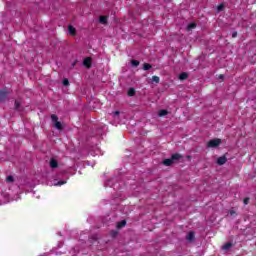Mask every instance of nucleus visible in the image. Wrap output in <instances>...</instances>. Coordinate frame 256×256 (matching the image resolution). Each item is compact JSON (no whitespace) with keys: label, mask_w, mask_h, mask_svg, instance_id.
<instances>
[{"label":"nucleus","mask_w":256,"mask_h":256,"mask_svg":"<svg viewBox=\"0 0 256 256\" xmlns=\"http://www.w3.org/2000/svg\"><path fill=\"white\" fill-rule=\"evenodd\" d=\"M182 157L183 156H181V154H173L171 158L165 159L163 161V165H165L166 167H170V165H173L175 161H179V159H181Z\"/></svg>","instance_id":"obj_1"},{"label":"nucleus","mask_w":256,"mask_h":256,"mask_svg":"<svg viewBox=\"0 0 256 256\" xmlns=\"http://www.w3.org/2000/svg\"><path fill=\"white\" fill-rule=\"evenodd\" d=\"M51 119L55 123L54 127H56L58 130L63 129V126H62L61 122L58 121L59 118L57 117V115L53 114L51 116Z\"/></svg>","instance_id":"obj_2"},{"label":"nucleus","mask_w":256,"mask_h":256,"mask_svg":"<svg viewBox=\"0 0 256 256\" xmlns=\"http://www.w3.org/2000/svg\"><path fill=\"white\" fill-rule=\"evenodd\" d=\"M220 144H221V139H213L208 142L207 147H210V148L219 147Z\"/></svg>","instance_id":"obj_3"},{"label":"nucleus","mask_w":256,"mask_h":256,"mask_svg":"<svg viewBox=\"0 0 256 256\" xmlns=\"http://www.w3.org/2000/svg\"><path fill=\"white\" fill-rule=\"evenodd\" d=\"M49 165L51 169H57L59 167V163L57 162V160H55V158L50 159Z\"/></svg>","instance_id":"obj_4"},{"label":"nucleus","mask_w":256,"mask_h":256,"mask_svg":"<svg viewBox=\"0 0 256 256\" xmlns=\"http://www.w3.org/2000/svg\"><path fill=\"white\" fill-rule=\"evenodd\" d=\"M218 165H225L227 163V157L221 156L217 159Z\"/></svg>","instance_id":"obj_5"},{"label":"nucleus","mask_w":256,"mask_h":256,"mask_svg":"<svg viewBox=\"0 0 256 256\" xmlns=\"http://www.w3.org/2000/svg\"><path fill=\"white\" fill-rule=\"evenodd\" d=\"M68 33L70 35H75V33H76L75 27H73L72 25H69L68 26Z\"/></svg>","instance_id":"obj_6"},{"label":"nucleus","mask_w":256,"mask_h":256,"mask_svg":"<svg viewBox=\"0 0 256 256\" xmlns=\"http://www.w3.org/2000/svg\"><path fill=\"white\" fill-rule=\"evenodd\" d=\"M83 64L85 67H91V58H85Z\"/></svg>","instance_id":"obj_7"},{"label":"nucleus","mask_w":256,"mask_h":256,"mask_svg":"<svg viewBox=\"0 0 256 256\" xmlns=\"http://www.w3.org/2000/svg\"><path fill=\"white\" fill-rule=\"evenodd\" d=\"M186 239H187V241H193V239H195V233L189 232Z\"/></svg>","instance_id":"obj_8"},{"label":"nucleus","mask_w":256,"mask_h":256,"mask_svg":"<svg viewBox=\"0 0 256 256\" xmlns=\"http://www.w3.org/2000/svg\"><path fill=\"white\" fill-rule=\"evenodd\" d=\"M187 77H189V75L185 72H183L179 75L180 81H185V79H187Z\"/></svg>","instance_id":"obj_9"},{"label":"nucleus","mask_w":256,"mask_h":256,"mask_svg":"<svg viewBox=\"0 0 256 256\" xmlns=\"http://www.w3.org/2000/svg\"><path fill=\"white\" fill-rule=\"evenodd\" d=\"M126 225H127V221L122 220L121 222H119V223L117 224V228H118V229H122V227H125Z\"/></svg>","instance_id":"obj_10"},{"label":"nucleus","mask_w":256,"mask_h":256,"mask_svg":"<svg viewBox=\"0 0 256 256\" xmlns=\"http://www.w3.org/2000/svg\"><path fill=\"white\" fill-rule=\"evenodd\" d=\"M5 97H7V92L0 90V101H3V99H5Z\"/></svg>","instance_id":"obj_11"},{"label":"nucleus","mask_w":256,"mask_h":256,"mask_svg":"<svg viewBox=\"0 0 256 256\" xmlns=\"http://www.w3.org/2000/svg\"><path fill=\"white\" fill-rule=\"evenodd\" d=\"M167 113H169V112H167V110H160L158 112V117H165V115H167Z\"/></svg>","instance_id":"obj_12"},{"label":"nucleus","mask_w":256,"mask_h":256,"mask_svg":"<svg viewBox=\"0 0 256 256\" xmlns=\"http://www.w3.org/2000/svg\"><path fill=\"white\" fill-rule=\"evenodd\" d=\"M232 246L233 245L231 243H227L222 247V249H224V251H228V249H231Z\"/></svg>","instance_id":"obj_13"},{"label":"nucleus","mask_w":256,"mask_h":256,"mask_svg":"<svg viewBox=\"0 0 256 256\" xmlns=\"http://www.w3.org/2000/svg\"><path fill=\"white\" fill-rule=\"evenodd\" d=\"M195 27H197V25L195 23H191L187 26V30L191 31L192 29H195Z\"/></svg>","instance_id":"obj_14"},{"label":"nucleus","mask_w":256,"mask_h":256,"mask_svg":"<svg viewBox=\"0 0 256 256\" xmlns=\"http://www.w3.org/2000/svg\"><path fill=\"white\" fill-rule=\"evenodd\" d=\"M128 95H129V97H133V95H135V88H130L128 90Z\"/></svg>","instance_id":"obj_15"},{"label":"nucleus","mask_w":256,"mask_h":256,"mask_svg":"<svg viewBox=\"0 0 256 256\" xmlns=\"http://www.w3.org/2000/svg\"><path fill=\"white\" fill-rule=\"evenodd\" d=\"M100 23H102L103 25H105V23H107V16H101V17H100Z\"/></svg>","instance_id":"obj_16"},{"label":"nucleus","mask_w":256,"mask_h":256,"mask_svg":"<svg viewBox=\"0 0 256 256\" xmlns=\"http://www.w3.org/2000/svg\"><path fill=\"white\" fill-rule=\"evenodd\" d=\"M151 64L145 63L143 66L144 71H149V69H151Z\"/></svg>","instance_id":"obj_17"},{"label":"nucleus","mask_w":256,"mask_h":256,"mask_svg":"<svg viewBox=\"0 0 256 256\" xmlns=\"http://www.w3.org/2000/svg\"><path fill=\"white\" fill-rule=\"evenodd\" d=\"M131 65H132V67H139V61H137V60H132V61H131Z\"/></svg>","instance_id":"obj_18"},{"label":"nucleus","mask_w":256,"mask_h":256,"mask_svg":"<svg viewBox=\"0 0 256 256\" xmlns=\"http://www.w3.org/2000/svg\"><path fill=\"white\" fill-rule=\"evenodd\" d=\"M152 81H153V83H159L160 79L158 76H153Z\"/></svg>","instance_id":"obj_19"},{"label":"nucleus","mask_w":256,"mask_h":256,"mask_svg":"<svg viewBox=\"0 0 256 256\" xmlns=\"http://www.w3.org/2000/svg\"><path fill=\"white\" fill-rule=\"evenodd\" d=\"M21 107V102L19 100L15 101V109H19Z\"/></svg>","instance_id":"obj_20"},{"label":"nucleus","mask_w":256,"mask_h":256,"mask_svg":"<svg viewBox=\"0 0 256 256\" xmlns=\"http://www.w3.org/2000/svg\"><path fill=\"white\" fill-rule=\"evenodd\" d=\"M112 115H113L114 119H117V117H119V115H120V112L115 111V112L112 113Z\"/></svg>","instance_id":"obj_21"},{"label":"nucleus","mask_w":256,"mask_h":256,"mask_svg":"<svg viewBox=\"0 0 256 256\" xmlns=\"http://www.w3.org/2000/svg\"><path fill=\"white\" fill-rule=\"evenodd\" d=\"M6 181L8 182V183H13V176H8L7 178H6Z\"/></svg>","instance_id":"obj_22"},{"label":"nucleus","mask_w":256,"mask_h":256,"mask_svg":"<svg viewBox=\"0 0 256 256\" xmlns=\"http://www.w3.org/2000/svg\"><path fill=\"white\" fill-rule=\"evenodd\" d=\"M62 83L65 87H67V85H69V80L65 78Z\"/></svg>","instance_id":"obj_23"},{"label":"nucleus","mask_w":256,"mask_h":256,"mask_svg":"<svg viewBox=\"0 0 256 256\" xmlns=\"http://www.w3.org/2000/svg\"><path fill=\"white\" fill-rule=\"evenodd\" d=\"M223 7H225L223 4H220L218 7H217V11H223Z\"/></svg>","instance_id":"obj_24"},{"label":"nucleus","mask_w":256,"mask_h":256,"mask_svg":"<svg viewBox=\"0 0 256 256\" xmlns=\"http://www.w3.org/2000/svg\"><path fill=\"white\" fill-rule=\"evenodd\" d=\"M65 183H67V181H59V182L56 183L55 185L61 186V185H65Z\"/></svg>","instance_id":"obj_25"},{"label":"nucleus","mask_w":256,"mask_h":256,"mask_svg":"<svg viewBox=\"0 0 256 256\" xmlns=\"http://www.w3.org/2000/svg\"><path fill=\"white\" fill-rule=\"evenodd\" d=\"M249 203V198L244 199V205H247Z\"/></svg>","instance_id":"obj_26"},{"label":"nucleus","mask_w":256,"mask_h":256,"mask_svg":"<svg viewBox=\"0 0 256 256\" xmlns=\"http://www.w3.org/2000/svg\"><path fill=\"white\" fill-rule=\"evenodd\" d=\"M232 37H237V32H234V33L232 34Z\"/></svg>","instance_id":"obj_27"},{"label":"nucleus","mask_w":256,"mask_h":256,"mask_svg":"<svg viewBox=\"0 0 256 256\" xmlns=\"http://www.w3.org/2000/svg\"><path fill=\"white\" fill-rule=\"evenodd\" d=\"M230 215H235V211L231 210Z\"/></svg>","instance_id":"obj_28"},{"label":"nucleus","mask_w":256,"mask_h":256,"mask_svg":"<svg viewBox=\"0 0 256 256\" xmlns=\"http://www.w3.org/2000/svg\"><path fill=\"white\" fill-rule=\"evenodd\" d=\"M219 78H220V79H223V75H220Z\"/></svg>","instance_id":"obj_29"},{"label":"nucleus","mask_w":256,"mask_h":256,"mask_svg":"<svg viewBox=\"0 0 256 256\" xmlns=\"http://www.w3.org/2000/svg\"><path fill=\"white\" fill-rule=\"evenodd\" d=\"M187 159H191V156H187Z\"/></svg>","instance_id":"obj_30"}]
</instances>
